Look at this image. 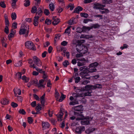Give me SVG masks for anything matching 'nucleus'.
<instances>
[{
  "label": "nucleus",
  "instance_id": "2",
  "mask_svg": "<svg viewBox=\"0 0 134 134\" xmlns=\"http://www.w3.org/2000/svg\"><path fill=\"white\" fill-rule=\"evenodd\" d=\"M29 32V27L28 26H25L24 25L23 27L21 26L19 32L20 35L25 34V37H27L28 35Z\"/></svg>",
  "mask_w": 134,
  "mask_h": 134
},
{
  "label": "nucleus",
  "instance_id": "8",
  "mask_svg": "<svg viewBox=\"0 0 134 134\" xmlns=\"http://www.w3.org/2000/svg\"><path fill=\"white\" fill-rule=\"evenodd\" d=\"M42 128L44 130L47 129L49 128L50 126V125L48 122L42 121Z\"/></svg>",
  "mask_w": 134,
  "mask_h": 134
},
{
  "label": "nucleus",
  "instance_id": "64",
  "mask_svg": "<svg viewBox=\"0 0 134 134\" xmlns=\"http://www.w3.org/2000/svg\"><path fill=\"white\" fill-rule=\"evenodd\" d=\"M123 46L120 47V49L122 50L124 48H127L128 47L127 45L126 44H124Z\"/></svg>",
  "mask_w": 134,
  "mask_h": 134
},
{
  "label": "nucleus",
  "instance_id": "52",
  "mask_svg": "<svg viewBox=\"0 0 134 134\" xmlns=\"http://www.w3.org/2000/svg\"><path fill=\"white\" fill-rule=\"evenodd\" d=\"M51 23V21L49 19H47L45 21V23L47 25H50Z\"/></svg>",
  "mask_w": 134,
  "mask_h": 134
},
{
  "label": "nucleus",
  "instance_id": "32",
  "mask_svg": "<svg viewBox=\"0 0 134 134\" xmlns=\"http://www.w3.org/2000/svg\"><path fill=\"white\" fill-rule=\"evenodd\" d=\"M100 27V26L98 24H93V25L92 27H91V29L92 28L94 29H99Z\"/></svg>",
  "mask_w": 134,
  "mask_h": 134
},
{
  "label": "nucleus",
  "instance_id": "45",
  "mask_svg": "<svg viewBox=\"0 0 134 134\" xmlns=\"http://www.w3.org/2000/svg\"><path fill=\"white\" fill-rule=\"evenodd\" d=\"M22 62L21 60H20L18 63L15 64V66L17 67L21 66L22 65Z\"/></svg>",
  "mask_w": 134,
  "mask_h": 134
},
{
  "label": "nucleus",
  "instance_id": "3",
  "mask_svg": "<svg viewBox=\"0 0 134 134\" xmlns=\"http://www.w3.org/2000/svg\"><path fill=\"white\" fill-rule=\"evenodd\" d=\"M74 115L75 116L77 117L76 118V120H83L85 119H90V116H88L86 117L84 116L83 114H82V111H74Z\"/></svg>",
  "mask_w": 134,
  "mask_h": 134
},
{
  "label": "nucleus",
  "instance_id": "18",
  "mask_svg": "<svg viewBox=\"0 0 134 134\" xmlns=\"http://www.w3.org/2000/svg\"><path fill=\"white\" fill-rule=\"evenodd\" d=\"M96 130H97V129L96 128H92L91 127H90L86 130L85 131V132L86 133L89 134L92 132Z\"/></svg>",
  "mask_w": 134,
  "mask_h": 134
},
{
  "label": "nucleus",
  "instance_id": "40",
  "mask_svg": "<svg viewBox=\"0 0 134 134\" xmlns=\"http://www.w3.org/2000/svg\"><path fill=\"white\" fill-rule=\"evenodd\" d=\"M11 17L13 20L16 19V14L15 12L12 13L11 15Z\"/></svg>",
  "mask_w": 134,
  "mask_h": 134
},
{
  "label": "nucleus",
  "instance_id": "17",
  "mask_svg": "<svg viewBox=\"0 0 134 134\" xmlns=\"http://www.w3.org/2000/svg\"><path fill=\"white\" fill-rule=\"evenodd\" d=\"M11 32L8 36L9 39L10 40V38L14 37V35L15 33V30L13 29H12L10 31Z\"/></svg>",
  "mask_w": 134,
  "mask_h": 134
},
{
  "label": "nucleus",
  "instance_id": "46",
  "mask_svg": "<svg viewBox=\"0 0 134 134\" xmlns=\"http://www.w3.org/2000/svg\"><path fill=\"white\" fill-rule=\"evenodd\" d=\"M33 60L35 63L37 62L38 61L40 60V59H39V58H38L36 56H34L33 57Z\"/></svg>",
  "mask_w": 134,
  "mask_h": 134
},
{
  "label": "nucleus",
  "instance_id": "41",
  "mask_svg": "<svg viewBox=\"0 0 134 134\" xmlns=\"http://www.w3.org/2000/svg\"><path fill=\"white\" fill-rule=\"evenodd\" d=\"M72 95L73 96L77 98L78 97H81V93H73L72 94Z\"/></svg>",
  "mask_w": 134,
  "mask_h": 134
},
{
  "label": "nucleus",
  "instance_id": "7",
  "mask_svg": "<svg viewBox=\"0 0 134 134\" xmlns=\"http://www.w3.org/2000/svg\"><path fill=\"white\" fill-rule=\"evenodd\" d=\"M83 106L81 105H78L73 107L72 109L74 110L75 111H82L83 110Z\"/></svg>",
  "mask_w": 134,
  "mask_h": 134
},
{
  "label": "nucleus",
  "instance_id": "15",
  "mask_svg": "<svg viewBox=\"0 0 134 134\" xmlns=\"http://www.w3.org/2000/svg\"><path fill=\"white\" fill-rule=\"evenodd\" d=\"M43 12L41 8H39L38 9L37 11L36 12V15L39 18L41 16Z\"/></svg>",
  "mask_w": 134,
  "mask_h": 134
},
{
  "label": "nucleus",
  "instance_id": "57",
  "mask_svg": "<svg viewBox=\"0 0 134 134\" xmlns=\"http://www.w3.org/2000/svg\"><path fill=\"white\" fill-rule=\"evenodd\" d=\"M103 10H104L100 11L101 13L102 14L105 13H108L109 12V11L107 9H105Z\"/></svg>",
  "mask_w": 134,
  "mask_h": 134
},
{
  "label": "nucleus",
  "instance_id": "19",
  "mask_svg": "<svg viewBox=\"0 0 134 134\" xmlns=\"http://www.w3.org/2000/svg\"><path fill=\"white\" fill-rule=\"evenodd\" d=\"M83 8L81 7L78 6L75 9L74 13H79L80 11H82Z\"/></svg>",
  "mask_w": 134,
  "mask_h": 134
},
{
  "label": "nucleus",
  "instance_id": "53",
  "mask_svg": "<svg viewBox=\"0 0 134 134\" xmlns=\"http://www.w3.org/2000/svg\"><path fill=\"white\" fill-rule=\"evenodd\" d=\"M11 105L13 108H15L18 106V104L12 102L11 103Z\"/></svg>",
  "mask_w": 134,
  "mask_h": 134
},
{
  "label": "nucleus",
  "instance_id": "11",
  "mask_svg": "<svg viewBox=\"0 0 134 134\" xmlns=\"http://www.w3.org/2000/svg\"><path fill=\"white\" fill-rule=\"evenodd\" d=\"M64 109L62 107L60 108V114H57V116L58 118H59L60 119V121H62V116L63 115V112H64Z\"/></svg>",
  "mask_w": 134,
  "mask_h": 134
},
{
  "label": "nucleus",
  "instance_id": "55",
  "mask_svg": "<svg viewBox=\"0 0 134 134\" xmlns=\"http://www.w3.org/2000/svg\"><path fill=\"white\" fill-rule=\"evenodd\" d=\"M22 74L21 72H18L16 74V76L18 77V79L19 80H20L21 78V76Z\"/></svg>",
  "mask_w": 134,
  "mask_h": 134
},
{
  "label": "nucleus",
  "instance_id": "58",
  "mask_svg": "<svg viewBox=\"0 0 134 134\" xmlns=\"http://www.w3.org/2000/svg\"><path fill=\"white\" fill-rule=\"evenodd\" d=\"M79 104V102L78 101H76V102H74V101H72V102H71L69 104L70 105H74L75 104Z\"/></svg>",
  "mask_w": 134,
  "mask_h": 134
},
{
  "label": "nucleus",
  "instance_id": "24",
  "mask_svg": "<svg viewBox=\"0 0 134 134\" xmlns=\"http://www.w3.org/2000/svg\"><path fill=\"white\" fill-rule=\"evenodd\" d=\"M49 8L51 12H53L55 9L54 5L52 3H50L49 5Z\"/></svg>",
  "mask_w": 134,
  "mask_h": 134
},
{
  "label": "nucleus",
  "instance_id": "16",
  "mask_svg": "<svg viewBox=\"0 0 134 134\" xmlns=\"http://www.w3.org/2000/svg\"><path fill=\"white\" fill-rule=\"evenodd\" d=\"M14 92L15 96L17 95L18 94L19 95L21 94V91L20 89L17 87L15 88L14 90Z\"/></svg>",
  "mask_w": 134,
  "mask_h": 134
},
{
  "label": "nucleus",
  "instance_id": "28",
  "mask_svg": "<svg viewBox=\"0 0 134 134\" xmlns=\"http://www.w3.org/2000/svg\"><path fill=\"white\" fill-rule=\"evenodd\" d=\"M82 28L83 32H86L87 30L89 31L91 29V27H86L85 26H83Z\"/></svg>",
  "mask_w": 134,
  "mask_h": 134
},
{
  "label": "nucleus",
  "instance_id": "23",
  "mask_svg": "<svg viewBox=\"0 0 134 134\" xmlns=\"http://www.w3.org/2000/svg\"><path fill=\"white\" fill-rule=\"evenodd\" d=\"M9 103V100L6 98H4L1 101V103L3 105H6L8 104Z\"/></svg>",
  "mask_w": 134,
  "mask_h": 134
},
{
  "label": "nucleus",
  "instance_id": "5",
  "mask_svg": "<svg viewBox=\"0 0 134 134\" xmlns=\"http://www.w3.org/2000/svg\"><path fill=\"white\" fill-rule=\"evenodd\" d=\"M25 46L27 48L33 50H35L34 46V45L33 43L31 41H28L26 42L25 44Z\"/></svg>",
  "mask_w": 134,
  "mask_h": 134
},
{
  "label": "nucleus",
  "instance_id": "27",
  "mask_svg": "<svg viewBox=\"0 0 134 134\" xmlns=\"http://www.w3.org/2000/svg\"><path fill=\"white\" fill-rule=\"evenodd\" d=\"M85 88L86 90H88V91L91 90V89H93V85H86L85 86Z\"/></svg>",
  "mask_w": 134,
  "mask_h": 134
},
{
  "label": "nucleus",
  "instance_id": "10",
  "mask_svg": "<svg viewBox=\"0 0 134 134\" xmlns=\"http://www.w3.org/2000/svg\"><path fill=\"white\" fill-rule=\"evenodd\" d=\"M90 119H85L86 120H83L81 121V124L82 125H88L90 124V121L92 120V118L90 117Z\"/></svg>",
  "mask_w": 134,
  "mask_h": 134
},
{
  "label": "nucleus",
  "instance_id": "56",
  "mask_svg": "<svg viewBox=\"0 0 134 134\" xmlns=\"http://www.w3.org/2000/svg\"><path fill=\"white\" fill-rule=\"evenodd\" d=\"M8 26H5L4 30V32L7 34H8L9 33V30Z\"/></svg>",
  "mask_w": 134,
  "mask_h": 134
},
{
  "label": "nucleus",
  "instance_id": "1",
  "mask_svg": "<svg viewBox=\"0 0 134 134\" xmlns=\"http://www.w3.org/2000/svg\"><path fill=\"white\" fill-rule=\"evenodd\" d=\"M76 47L77 51L81 54H85L88 51V49L85 45L78 44L76 45Z\"/></svg>",
  "mask_w": 134,
  "mask_h": 134
},
{
  "label": "nucleus",
  "instance_id": "48",
  "mask_svg": "<svg viewBox=\"0 0 134 134\" xmlns=\"http://www.w3.org/2000/svg\"><path fill=\"white\" fill-rule=\"evenodd\" d=\"M70 27H67V28L65 30L64 33H66L68 34H70L71 31Z\"/></svg>",
  "mask_w": 134,
  "mask_h": 134
},
{
  "label": "nucleus",
  "instance_id": "63",
  "mask_svg": "<svg viewBox=\"0 0 134 134\" xmlns=\"http://www.w3.org/2000/svg\"><path fill=\"white\" fill-rule=\"evenodd\" d=\"M77 32L79 33H80L82 32H83L82 28L81 29L80 28L78 27L76 29Z\"/></svg>",
  "mask_w": 134,
  "mask_h": 134
},
{
  "label": "nucleus",
  "instance_id": "47",
  "mask_svg": "<svg viewBox=\"0 0 134 134\" xmlns=\"http://www.w3.org/2000/svg\"><path fill=\"white\" fill-rule=\"evenodd\" d=\"M42 108L41 106V105L40 104H37L36 107V110L37 111H39L41 110Z\"/></svg>",
  "mask_w": 134,
  "mask_h": 134
},
{
  "label": "nucleus",
  "instance_id": "34",
  "mask_svg": "<svg viewBox=\"0 0 134 134\" xmlns=\"http://www.w3.org/2000/svg\"><path fill=\"white\" fill-rule=\"evenodd\" d=\"M83 81H81L80 82V84L81 85H86L87 83H89L90 81L88 80H85V79Z\"/></svg>",
  "mask_w": 134,
  "mask_h": 134
},
{
  "label": "nucleus",
  "instance_id": "20",
  "mask_svg": "<svg viewBox=\"0 0 134 134\" xmlns=\"http://www.w3.org/2000/svg\"><path fill=\"white\" fill-rule=\"evenodd\" d=\"M44 80L43 79L40 80L39 81V83L37 84V86L38 87H43L44 88L45 86L43 84Z\"/></svg>",
  "mask_w": 134,
  "mask_h": 134
},
{
  "label": "nucleus",
  "instance_id": "29",
  "mask_svg": "<svg viewBox=\"0 0 134 134\" xmlns=\"http://www.w3.org/2000/svg\"><path fill=\"white\" fill-rule=\"evenodd\" d=\"M93 89H96L97 88H101L102 87V85L99 84H96L95 85H93Z\"/></svg>",
  "mask_w": 134,
  "mask_h": 134
},
{
  "label": "nucleus",
  "instance_id": "25",
  "mask_svg": "<svg viewBox=\"0 0 134 134\" xmlns=\"http://www.w3.org/2000/svg\"><path fill=\"white\" fill-rule=\"evenodd\" d=\"M99 65V64L97 62H95L89 65V66L92 67L93 68H95L98 66Z\"/></svg>",
  "mask_w": 134,
  "mask_h": 134
},
{
  "label": "nucleus",
  "instance_id": "33",
  "mask_svg": "<svg viewBox=\"0 0 134 134\" xmlns=\"http://www.w3.org/2000/svg\"><path fill=\"white\" fill-rule=\"evenodd\" d=\"M66 96L65 95H64L62 93L58 101L59 102H62L64 99L66 98Z\"/></svg>",
  "mask_w": 134,
  "mask_h": 134
},
{
  "label": "nucleus",
  "instance_id": "43",
  "mask_svg": "<svg viewBox=\"0 0 134 134\" xmlns=\"http://www.w3.org/2000/svg\"><path fill=\"white\" fill-rule=\"evenodd\" d=\"M19 113L22 115H25L26 114V112L23 109H20L18 111Z\"/></svg>",
  "mask_w": 134,
  "mask_h": 134
},
{
  "label": "nucleus",
  "instance_id": "9",
  "mask_svg": "<svg viewBox=\"0 0 134 134\" xmlns=\"http://www.w3.org/2000/svg\"><path fill=\"white\" fill-rule=\"evenodd\" d=\"M85 130V127L84 126L79 127H77L76 129L75 132L78 133L80 134L82 131Z\"/></svg>",
  "mask_w": 134,
  "mask_h": 134
},
{
  "label": "nucleus",
  "instance_id": "26",
  "mask_svg": "<svg viewBox=\"0 0 134 134\" xmlns=\"http://www.w3.org/2000/svg\"><path fill=\"white\" fill-rule=\"evenodd\" d=\"M59 22V19L58 18H56L53 19V20L52 22V24L54 25H55L58 24Z\"/></svg>",
  "mask_w": 134,
  "mask_h": 134
},
{
  "label": "nucleus",
  "instance_id": "51",
  "mask_svg": "<svg viewBox=\"0 0 134 134\" xmlns=\"http://www.w3.org/2000/svg\"><path fill=\"white\" fill-rule=\"evenodd\" d=\"M44 13L46 15H48L50 14L49 10L47 9H45L44 11Z\"/></svg>",
  "mask_w": 134,
  "mask_h": 134
},
{
  "label": "nucleus",
  "instance_id": "50",
  "mask_svg": "<svg viewBox=\"0 0 134 134\" xmlns=\"http://www.w3.org/2000/svg\"><path fill=\"white\" fill-rule=\"evenodd\" d=\"M104 51V49L102 47H99L97 50V51L99 53H100L101 52H102Z\"/></svg>",
  "mask_w": 134,
  "mask_h": 134
},
{
  "label": "nucleus",
  "instance_id": "36",
  "mask_svg": "<svg viewBox=\"0 0 134 134\" xmlns=\"http://www.w3.org/2000/svg\"><path fill=\"white\" fill-rule=\"evenodd\" d=\"M37 11V8L36 6L33 7L31 10V12L32 13H36Z\"/></svg>",
  "mask_w": 134,
  "mask_h": 134
},
{
  "label": "nucleus",
  "instance_id": "12",
  "mask_svg": "<svg viewBox=\"0 0 134 134\" xmlns=\"http://www.w3.org/2000/svg\"><path fill=\"white\" fill-rule=\"evenodd\" d=\"M80 62L77 63V65L79 66H81L84 65L86 61V60L84 58L80 59Z\"/></svg>",
  "mask_w": 134,
  "mask_h": 134
},
{
  "label": "nucleus",
  "instance_id": "30",
  "mask_svg": "<svg viewBox=\"0 0 134 134\" xmlns=\"http://www.w3.org/2000/svg\"><path fill=\"white\" fill-rule=\"evenodd\" d=\"M75 19L71 18L70 20L68 23V24L70 25H72L73 24L76 23V22L74 21V20H75Z\"/></svg>",
  "mask_w": 134,
  "mask_h": 134
},
{
  "label": "nucleus",
  "instance_id": "54",
  "mask_svg": "<svg viewBox=\"0 0 134 134\" xmlns=\"http://www.w3.org/2000/svg\"><path fill=\"white\" fill-rule=\"evenodd\" d=\"M28 122L29 124H31L33 122V120L32 118L31 117H29L27 118Z\"/></svg>",
  "mask_w": 134,
  "mask_h": 134
},
{
  "label": "nucleus",
  "instance_id": "31",
  "mask_svg": "<svg viewBox=\"0 0 134 134\" xmlns=\"http://www.w3.org/2000/svg\"><path fill=\"white\" fill-rule=\"evenodd\" d=\"M21 79L23 80L25 82H28L29 80V78L27 77L25 75H24L21 78Z\"/></svg>",
  "mask_w": 134,
  "mask_h": 134
},
{
  "label": "nucleus",
  "instance_id": "21",
  "mask_svg": "<svg viewBox=\"0 0 134 134\" xmlns=\"http://www.w3.org/2000/svg\"><path fill=\"white\" fill-rule=\"evenodd\" d=\"M101 6V4L99 3H94V4L93 8L94 9H101L102 8Z\"/></svg>",
  "mask_w": 134,
  "mask_h": 134
},
{
  "label": "nucleus",
  "instance_id": "49",
  "mask_svg": "<svg viewBox=\"0 0 134 134\" xmlns=\"http://www.w3.org/2000/svg\"><path fill=\"white\" fill-rule=\"evenodd\" d=\"M80 15L82 17L86 18H87L88 16V14H87L85 13H81Z\"/></svg>",
  "mask_w": 134,
  "mask_h": 134
},
{
  "label": "nucleus",
  "instance_id": "59",
  "mask_svg": "<svg viewBox=\"0 0 134 134\" xmlns=\"http://www.w3.org/2000/svg\"><path fill=\"white\" fill-rule=\"evenodd\" d=\"M0 5L2 8H5L6 7V5L3 2H1L0 3Z\"/></svg>",
  "mask_w": 134,
  "mask_h": 134
},
{
  "label": "nucleus",
  "instance_id": "38",
  "mask_svg": "<svg viewBox=\"0 0 134 134\" xmlns=\"http://www.w3.org/2000/svg\"><path fill=\"white\" fill-rule=\"evenodd\" d=\"M63 64L64 67H66L69 64V62L68 60H66L63 63Z\"/></svg>",
  "mask_w": 134,
  "mask_h": 134
},
{
  "label": "nucleus",
  "instance_id": "37",
  "mask_svg": "<svg viewBox=\"0 0 134 134\" xmlns=\"http://www.w3.org/2000/svg\"><path fill=\"white\" fill-rule=\"evenodd\" d=\"M55 97L56 100H59V98L60 96V94L56 90H55Z\"/></svg>",
  "mask_w": 134,
  "mask_h": 134
},
{
  "label": "nucleus",
  "instance_id": "42",
  "mask_svg": "<svg viewBox=\"0 0 134 134\" xmlns=\"http://www.w3.org/2000/svg\"><path fill=\"white\" fill-rule=\"evenodd\" d=\"M74 79L75 80V82L76 83H78L81 80V78L79 77H76L75 76V77L74 78Z\"/></svg>",
  "mask_w": 134,
  "mask_h": 134
},
{
  "label": "nucleus",
  "instance_id": "60",
  "mask_svg": "<svg viewBox=\"0 0 134 134\" xmlns=\"http://www.w3.org/2000/svg\"><path fill=\"white\" fill-rule=\"evenodd\" d=\"M17 24L16 23L14 22L13 23L12 27L14 29H16L17 28Z\"/></svg>",
  "mask_w": 134,
  "mask_h": 134
},
{
  "label": "nucleus",
  "instance_id": "22",
  "mask_svg": "<svg viewBox=\"0 0 134 134\" xmlns=\"http://www.w3.org/2000/svg\"><path fill=\"white\" fill-rule=\"evenodd\" d=\"M5 20V23L6 26H9V23L8 19V15L5 14L4 16Z\"/></svg>",
  "mask_w": 134,
  "mask_h": 134
},
{
  "label": "nucleus",
  "instance_id": "62",
  "mask_svg": "<svg viewBox=\"0 0 134 134\" xmlns=\"http://www.w3.org/2000/svg\"><path fill=\"white\" fill-rule=\"evenodd\" d=\"M63 10V9L62 8L60 7H59L57 9V11L58 13H60Z\"/></svg>",
  "mask_w": 134,
  "mask_h": 134
},
{
  "label": "nucleus",
  "instance_id": "44",
  "mask_svg": "<svg viewBox=\"0 0 134 134\" xmlns=\"http://www.w3.org/2000/svg\"><path fill=\"white\" fill-rule=\"evenodd\" d=\"M60 36L61 35L59 34L55 35V37L54 39V41L55 42L56 41L58 40L59 39Z\"/></svg>",
  "mask_w": 134,
  "mask_h": 134
},
{
  "label": "nucleus",
  "instance_id": "14",
  "mask_svg": "<svg viewBox=\"0 0 134 134\" xmlns=\"http://www.w3.org/2000/svg\"><path fill=\"white\" fill-rule=\"evenodd\" d=\"M92 92L91 90H89L88 91L85 93H81V97H83L86 96H91V94Z\"/></svg>",
  "mask_w": 134,
  "mask_h": 134
},
{
  "label": "nucleus",
  "instance_id": "4",
  "mask_svg": "<svg viewBox=\"0 0 134 134\" xmlns=\"http://www.w3.org/2000/svg\"><path fill=\"white\" fill-rule=\"evenodd\" d=\"M80 70L82 71L79 74L80 76L81 77L82 79L84 80L85 79L90 80L91 79V77L88 74V73H86L85 72V70H83V67H81L80 68Z\"/></svg>",
  "mask_w": 134,
  "mask_h": 134
},
{
  "label": "nucleus",
  "instance_id": "13",
  "mask_svg": "<svg viewBox=\"0 0 134 134\" xmlns=\"http://www.w3.org/2000/svg\"><path fill=\"white\" fill-rule=\"evenodd\" d=\"M39 18L36 15L34 18L33 24L36 26H37L38 25V21Z\"/></svg>",
  "mask_w": 134,
  "mask_h": 134
},
{
  "label": "nucleus",
  "instance_id": "35",
  "mask_svg": "<svg viewBox=\"0 0 134 134\" xmlns=\"http://www.w3.org/2000/svg\"><path fill=\"white\" fill-rule=\"evenodd\" d=\"M25 2L24 4V6L25 7H27L30 4V1L29 0H26L24 1Z\"/></svg>",
  "mask_w": 134,
  "mask_h": 134
},
{
  "label": "nucleus",
  "instance_id": "6",
  "mask_svg": "<svg viewBox=\"0 0 134 134\" xmlns=\"http://www.w3.org/2000/svg\"><path fill=\"white\" fill-rule=\"evenodd\" d=\"M89 68L88 69H86L85 68V66L83 67V70H85V71L86 73H92L96 71L97 70L96 68H93L89 66Z\"/></svg>",
  "mask_w": 134,
  "mask_h": 134
},
{
  "label": "nucleus",
  "instance_id": "39",
  "mask_svg": "<svg viewBox=\"0 0 134 134\" xmlns=\"http://www.w3.org/2000/svg\"><path fill=\"white\" fill-rule=\"evenodd\" d=\"M112 0H103V3L105 4H110L112 2Z\"/></svg>",
  "mask_w": 134,
  "mask_h": 134
},
{
  "label": "nucleus",
  "instance_id": "61",
  "mask_svg": "<svg viewBox=\"0 0 134 134\" xmlns=\"http://www.w3.org/2000/svg\"><path fill=\"white\" fill-rule=\"evenodd\" d=\"M35 64L37 65V66L39 67L41 66V62L40 60L38 61L37 62L35 63Z\"/></svg>",
  "mask_w": 134,
  "mask_h": 134
}]
</instances>
